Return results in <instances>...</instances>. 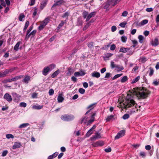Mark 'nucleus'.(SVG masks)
<instances>
[{
	"instance_id": "obj_1",
	"label": "nucleus",
	"mask_w": 159,
	"mask_h": 159,
	"mask_svg": "<svg viewBox=\"0 0 159 159\" xmlns=\"http://www.w3.org/2000/svg\"><path fill=\"white\" fill-rule=\"evenodd\" d=\"M150 93V91L144 87L134 88L133 93L129 95L127 94L126 100L125 103V108L127 109L132 106L136 105L137 104L133 99L134 96H135L139 98L145 99L148 97V95Z\"/></svg>"
},
{
	"instance_id": "obj_2",
	"label": "nucleus",
	"mask_w": 159,
	"mask_h": 159,
	"mask_svg": "<svg viewBox=\"0 0 159 159\" xmlns=\"http://www.w3.org/2000/svg\"><path fill=\"white\" fill-rule=\"evenodd\" d=\"M61 118L64 121H69L73 120L75 117L72 115L64 114L61 116Z\"/></svg>"
},
{
	"instance_id": "obj_3",
	"label": "nucleus",
	"mask_w": 159,
	"mask_h": 159,
	"mask_svg": "<svg viewBox=\"0 0 159 159\" xmlns=\"http://www.w3.org/2000/svg\"><path fill=\"white\" fill-rule=\"evenodd\" d=\"M114 0H108L104 4V8L106 9L107 10H109V7L110 5H112V2Z\"/></svg>"
},
{
	"instance_id": "obj_4",
	"label": "nucleus",
	"mask_w": 159,
	"mask_h": 159,
	"mask_svg": "<svg viewBox=\"0 0 159 159\" xmlns=\"http://www.w3.org/2000/svg\"><path fill=\"white\" fill-rule=\"evenodd\" d=\"M36 32L37 30H34L30 33H27L26 35L25 38L28 39L30 37H31V38L33 37L35 35Z\"/></svg>"
},
{
	"instance_id": "obj_5",
	"label": "nucleus",
	"mask_w": 159,
	"mask_h": 159,
	"mask_svg": "<svg viewBox=\"0 0 159 159\" xmlns=\"http://www.w3.org/2000/svg\"><path fill=\"white\" fill-rule=\"evenodd\" d=\"M54 1L56 2L52 6V9H53V7L56 6L61 5L63 2V1L62 0H54Z\"/></svg>"
},
{
	"instance_id": "obj_6",
	"label": "nucleus",
	"mask_w": 159,
	"mask_h": 159,
	"mask_svg": "<svg viewBox=\"0 0 159 159\" xmlns=\"http://www.w3.org/2000/svg\"><path fill=\"white\" fill-rule=\"evenodd\" d=\"M3 98L9 102H11L12 100V98L11 96L7 93L5 94Z\"/></svg>"
},
{
	"instance_id": "obj_7",
	"label": "nucleus",
	"mask_w": 159,
	"mask_h": 159,
	"mask_svg": "<svg viewBox=\"0 0 159 159\" xmlns=\"http://www.w3.org/2000/svg\"><path fill=\"white\" fill-rule=\"evenodd\" d=\"M151 44L152 46H157L159 44V41L157 38H155L154 39H152L151 42Z\"/></svg>"
},
{
	"instance_id": "obj_8",
	"label": "nucleus",
	"mask_w": 159,
	"mask_h": 159,
	"mask_svg": "<svg viewBox=\"0 0 159 159\" xmlns=\"http://www.w3.org/2000/svg\"><path fill=\"white\" fill-rule=\"evenodd\" d=\"M24 78L22 80V82L26 84H28L29 81L30 80V77L28 75H25L24 76Z\"/></svg>"
},
{
	"instance_id": "obj_9",
	"label": "nucleus",
	"mask_w": 159,
	"mask_h": 159,
	"mask_svg": "<svg viewBox=\"0 0 159 159\" xmlns=\"http://www.w3.org/2000/svg\"><path fill=\"white\" fill-rule=\"evenodd\" d=\"M101 138V136L99 133L98 132L96 133L95 134V135L93 136L92 137L90 138V139L92 141L95 140L96 139H100Z\"/></svg>"
},
{
	"instance_id": "obj_10",
	"label": "nucleus",
	"mask_w": 159,
	"mask_h": 159,
	"mask_svg": "<svg viewBox=\"0 0 159 159\" xmlns=\"http://www.w3.org/2000/svg\"><path fill=\"white\" fill-rule=\"evenodd\" d=\"M12 94L14 98V101L16 102H18L20 100V96L15 93H12Z\"/></svg>"
},
{
	"instance_id": "obj_11",
	"label": "nucleus",
	"mask_w": 159,
	"mask_h": 159,
	"mask_svg": "<svg viewBox=\"0 0 159 159\" xmlns=\"http://www.w3.org/2000/svg\"><path fill=\"white\" fill-rule=\"evenodd\" d=\"M50 70V68L48 66L44 68L43 71V74L45 76L47 75Z\"/></svg>"
},
{
	"instance_id": "obj_12",
	"label": "nucleus",
	"mask_w": 159,
	"mask_h": 159,
	"mask_svg": "<svg viewBox=\"0 0 159 159\" xmlns=\"http://www.w3.org/2000/svg\"><path fill=\"white\" fill-rule=\"evenodd\" d=\"M95 15V12H92L91 13H90L89 14H88V15L86 18V21L87 22L88 21H89L90 19L92 17L94 16Z\"/></svg>"
},
{
	"instance_id": "obj_13",
	"label": "nucleus",
	"mask_w": 159,
	"mask_h": 159,
	"mask_svg": "<svg viewBox=\"0 0 159 159\" xmlns=\"http://www.w3.org/2000/svg\"><path fill=\"white\" fill-rule=\"evenodd\" d=\"M9 73L8 69H6L2 73L0 72V76H1V78L5 77L6 76L7 74H8Z\"/></svg>"
},
{
	"instance_id": "obj_14",
	"label": "nucleus",
	"mask_w": 159,
	"mask_h": 159,
	"mask_svg": "<svg viewBox=\"0 0 159 159\" xmlns=\"http://www.w3.org/2000/svg\"><path fill=\"white\" fill-rule=\"evenodd\" d=\"M24 77V75H18L17 76H15L14 77L12 78L11 79V80H12V81H16L17 80L21 79Z\"/></svg>"
},
{
	"instance_id": "obj_15",
	"label": "nucleus",
	"mask_w": 159,
	"mask_h": 159,
	"mask_svg": "<svg viewBox=\"0 0 159 159\" xmlns=\"http://www.w3.org/2000/svg\"><path fill=\"white\" fill-rule=\"evenodd\" d=\"M92 76L93 77L99 78L100 76V73L97 71H94L91 74Z\"/></svg>"
},
{
	"instance_id": "obj_16",
	"label": "nucleus",
	"mask_w": 159,
	"mask_h": 159,
	"mask_svg": "<svg viewBox=\"0 0 159 159\" xmlns=\"http://www.w3.org/2000/svg\"><path fill=\"white\" fill-rule=\"evenodd\" d=\"M104 144L103 142L102 141H98L93 143V146L95 147L98 146H102Z\"/></svg>"
},
{
	"instance_id": "obj_17",
	"label": "nucleus",
	"mask_w": 159,
	"mask_h": 159,
	"mask_svg": "<svg viewBox=\"0 0 159 159\" xmlns=\"http://www.w3.org/2000/svg\"><path fill=\"white\" fill-rule=\"evenodd\" d=\"M21 146V143L19 142H16L13 146L12 148L14 149L18 148Z\"/></svg>"
},
{
	"instance_id": "obj_18",
	"label": "nucleus",
	"mask_w": 159,
	"mask_h": 159,
	"mask_svg": "<svg viewBox=\"0 0 159 159\" xmlns=\"http://www.w3.org/2000/svg\"><path fill=\"white\" fill-rule=\"evenodd\" d=\"M148 22V20H144L141 21L137 25L139 26H142L146 24H147Z\"/></svg>"
},
{
	"instance_id": "obj_19",
	"label": "nucleus",
	"mask_w": 159,
	"mask_h": 159,
	"mask_svg": "<svg viewBox=\"0 0 159 159\" xmlns=\"http://www.w3.org/2000/svg\"><path fill=\"white\" fill-rule=\"evenodd\" d=\"M83 22L82 20V18L81 17H79L77 19V25L78 26L82 25Z\"/></svg>"
},
{
	"instance_id": "obj_20",
	"label": "nucleus",
	"mask_w": 159,
	"mask_h": 159,
	"mask_svg": "<svg viewBox=\"0 0 159 159\" xmlns=\"http://www.w3.org/2000/svg\"><path fill=\"white\" fill-rule=\"evenodd\" d=\"M60 73L59 70H57L54 72L51 75L52 78H54L56 76L58 75Z\"/></svg>"
},
{
	"instance_id": "obj_21",
	"label": "nucleus",
	"mask_w": 159,
	"mask_h": 159,
	"mask_svg": "<svg viewBox=\"0 0 159 159\" xmlns=\"http://www.w3.org/2000/svg\"><path fill=\"white\" fill-rule=\"evenodd\" d=\"M43 105H34L32 107V108L33 109H35L37 110H39L43 108Z\"/></svg>"
},
{
	"instance_id": "obj_22",
	"label": "nucleus",
	"mask_w": 159,
	"mask_h": 159,
	"mask_svg": "<svg viewBox=\"0 0 159 159\" xmlns=\"http://www.w3.org/2000/svg\"><path fill=\"white\" fill-rule=\"evenodd\" d=\"M129 48H125L124 47H122L120 48L119 51L120 52L125 53L127 52L128 51H129Z\"/></svg>"
},
{
	"instance_id": "obj_23",
	"label": "nucleus",
	"mask_w": 159,
	"mask_h": 159,
	"mask_svg": "<svg viewBox=\"0 0 159 159\" xmlns=\"http://www.w3.org/2000/svg\"><path fill=\"white\" fill-rule=\"evenodd\" d=\"M68 72L66 74L67 75H71L73 73V69L71 67H69L67 69Z\"/></svg>"
},
{
	"instance_id": "obj_24",
	"label": "nucleus",
	"mask_w": 159,
	"mask_h": 159,
	"mask_svg": "<svg viewBox=\"0 0 159 159\" xmlns=\"http://www.w3.org/2000/svg\"><path fill=\"white\" fill-rule=\"evenodd\" d=\"M64 100V98L62 96L61 94H60L57 97L58 102L59 103L61 102Z\"/></svg>"
},
{
	"instance_id": "obj_25",
	"label": "nucleus",
	"mask_w": 159,
	"mask_h": 159,
	"mask_svg": "<svg viewBox=\"0 0 159 159\" xmlns=\"http://www.w3.org/2000/svg\"><path fill=\"white\" fill-rule=\"evenodd\" d=\"M21 43V42L19 41L18 42L15 46L14 49L15 51H17L18 50L19 47L20 43Z\"/></svg>"
},
{
	"instance_id": "obj_26",
	"label": "nucleus",
	"mask_w": 159,
	"mask_h": 159,
	"mask_svg": "<svg viewBox=\"0 0 159 159\" xmlns=\"http://www.w3.org/2000/svg\"><path fill=\"white\" fill-rule=\"evenodd\" d=\"M87 119L88 117H86V116L82 117L80 122V123L82 124L84 122V124H86L87 121Z\"/></svg>"
},
{
	"instance_id": "obj_27",
	"label": "nucleus",
	"mask_w": 159,
	"mask_h": 159,
	"mask_svg": "<svg viewBox=\"0 0 159 159\" xmlns=\"http://www.w3.org/2000/svg\"><path fill=\"white\" fill-rule=\"evenodd\" d=\"M125 130H123L120 131V132H119L117 134H118V135H120L121 137H122L125 135Z\"/></svg>"
},
{
	"instance_id": "obj_28",
	"label": "nucleus",
	"mask_w": 159,
	"mask_h": 159,
	"mask_svg": "<svg viewBox=\"0 0 159 159\" xmlns=\"http://www.w3.org/2000/svg\"><path fill=\"white\" fill-rule=\"evenodd\" d=\"M29 125V124L28 123H23L20 125L19 127V128H25Z\"/></svg>"
},
{
	"instance_id": "obj_29",
	"label": "nucleus",
	"mask_w": 159,
	"mask_h": 159,
	"mask_svg": "<svg viewBox=\"0 0 159 159\" xmlns=\"http://www.w3.org/2000/svg\"><path fill=\"white\" fill-rule=\"evenodd\" d=\"M139 39V42L140 43H142L143 42V40L144 39L142 35H139L138 36V37Z\"/></svg>"
},
{
	"instance_id": "obj_30",
	"label": "nucleus",
	"mask_w": 159,
	"mask_h": 159,
	"mask_svg": "<svg viewBox=\"0 0 159 159\" xmlns=\"http://www.w3.org/2000/svg\"><path fill=\"white\" fill-rule=\"evenodd\" d=\"M140 77L139 76L133 79L131 82V84L135 83L138 82L139 80Z\"/></svg>"
},
{
	"instance_id": "obj_31",
	"label": "nucleus",
	"mask_w": 159,
	"mask_h": 159,
	"mask_svg": "<svg viewBox=\"0 0 159 159\" xmlns=\"http://www.w3.org/2000/svg\"><path fill=\"white\" fill-rule=\"evenodd\" d=\"M25 17V16L23 14L21 13L20 14L19 17V20L20 21H23V19Z\"/></svg>"
},
{
	"instance_id": "obj_32",
	"label": "nucleus",
	"mask_w": 159,
	"mask_h": 159,
	"mask_svg": "<svg viewBox=\"0 0 159 159\" xmlns=\"http://www.w3.org/2000/svg\"><path fill=\"white\" fill-rule=\"evenodd\" d=\"M11 82H12L11 79H5L2 81V82L4 84H6V83Z\"/></svg>"
},
{
	"instance_id": "obj_33",
	"label": "nucleus",
	"mask_w": 159,
	"mask_h": 159,
	"mask_svg": "<svg viewBox=\"0 0 159 159\" xmlns=\"http://www.w3.org/2000/svg\"><path fill=\"white\" fill-rule=\"evenodd\" d=\"M47 4L46 1H43L41 3L40 7L43 9L46 5Z\"/></svg>"
},
{
	"instance_id": "obj_34",
	"label": "nucleus",
	"mask_w": 159,
	"mask_h": 159,
	"mask_svg": "<svg viewBox=\"0 0 159 159\" xmlns=\"http://www.w3.org/2000/svg\"><path fill=\"white\" fill-rule=\"evenodd\" d=\"M65 23V22L63 21H61V23L57 27V29L58 30L60 29L64 25Z\"/></svg>"
},
{
	"instance_id": "obj_35",
	"label": "nucleus",
	"mask_w": 159,
	"mask_h": 159,
	"mask_svg": "<svg viewBox=\"0 0 159 159\" xmlns=\"http://www.w3.org/2000/svg\"><path fill=\"white\" fill-rule=\"evenodd\" d=\"M49 19L48 18H45L43 21L42 24L46 26L47 24L49 22Z\"/></svg>"
},
{
	"instance_id": "obj_36",
	"label": "nucleus",
	"mask_w": 159,
	"mask_h": 159,
	"mask_svg": "<svg viewBox=\"0 0 159 159\" xmlns=\"http://www.w3.org/2000/svg\"><path fill=\"white\" fill-rule=\"evenodd\" d=\"M113 55L112 53H107L105 55L104 58L108 59L110 57H111Z\"/></svg>"
},
{
	"instance_id": "obj_37",
	"label": "nucleus",
	"mask_w": 159,
	"mask_h": 159,
	"mask_svg": "<svg viewBox=\"0 0 159 159\" xmlns=\"http://www.w3.org/2000/svg\"><path fill=\"white\" fill-rule=\"evenodd\" d=\"M127 23V21H125L123 22L120 24L119 26L121 27L124 28L125 27V26Z\"/></svg>"
},
{
	"instance_id": "obj_38",
	"label": "nucleus",
	"mask_w": 159,
	"mask_h": 159,
	"mask_svg": "<svg viewBox=\"0 0 159 159\" xmlns=\"http://www.w3.org/2000/svg\"><path fill=\"white\" fill-rule=\"evenodd\" d=\"M114 117L113 115H111L110 116H107L106 119L107 121H109L112 119Z\"/></svg>"
},
{
	"instance_id": "obj_39",
	"label": "nucleus",
	"mask_w": 159,
	"mask_h": 159,
	"mask_svg": "<svg viewBox=\"0 0 159 159\" xmlns=\"http://www.w3.org/2000/svg\"><path fill=\"white\" fill-rule=\"evenodd\" d=\"M128 80L127 77L126 76H124L121 79V81L122 83H124Z\"/></svg>"
},
{
	"instance_id": "obj_40",
	"label": "nucleus",
	"mask_w": 159,
	"mask_h": 159,
	"mask_svg": "<svg viewBox=\"0 0 159 159\" xmlns=\"http://www.w3.org/2000/svg\"><path fill=\"white\" fill-rule=\"evenodd\" d=\"M93 131L91 129H90L86 133V136L87 137H89L93 133Z\"/></svg>"
},
{
	"instance_id": "obj_41",
	"label": "nucleus",
	"mask_w": 159,
	"mask_h": 159,
	"mask_svg": "<svg viewBox=\"0 0 159 159\" xmlns=\"http://www.w3.org/2000/svg\"><path fill=\"white\" fill-rule=\"evenodd\" d=\"M139 155L141 157L143 158H144L146 156V154L143 151H141L140 152Z\"/></svg>"
},
{
	"instance_id": "obj_42",
	"label": "nucleus",
	"mask_w": 159,
	"mask_h": 159,
	"mask_svg": "<svg viewBox=\"0 0 159 159\" xmlns=\"http://www.w3.org/2000/svg\"><path fill=\"white\" fill-rule=\"evenodd\" d=\"M82 14L83 15V17L84 19H85L86 18H87V16L88 14V12L86 11H84L83 13Z\"/></svg>"
},
{
	"instance_id": "obj_43",
	"label": "nucleus",
	"mask_w": 159,
	"mask_h": 159,
	"mask_svg": "<svg viewBox=\"0 0 159 159\" xmlns=\"http://www.w3.org/2000/svg\"><path fill=\"white\" fill-rule=\"evenodd\" d=\"M129 115L128 114H125L122 116V118L124 120H126L129 118Z\"/></svg>"
},
{
	"instance_id": "obj_44",
	"label": "nucleus",
	"mask_w": 159,
	"mask_h": 159,
	"mask_svg": "<svg viewBox=\"0 0 159 159\" xmlns=\"http://www.w3.org/2000/svg\"><path fill=\"white\" fill-rule=\"evenodd\" d=\"M79 92L81 94H83L85 92V90L83 88H80L79 89Z\"/></svg>"
},
{
	"instance_id": "obj_45",
	"label": "nucleus",
	"mask_w": 159,
	"mask_h": 159,
	"mask_svg": "<svg viewBox=\"0 0 159 159\" xmlns=\"http://www.w3.org/2000/svg\"><path fill=\"white\" fill-rule=\"evenodd\" d=\"M115 68L118 69L120 71H121L124 69V68L122 66H120V65H116Z\"/></svg>"
},
{
	"instance_id": "obj_46",
	"label": "nucleus",
	"mask_w": 159,
	"mask_h": 159,
	"mask_svg": "<svg viewBox=\"0 0 159 159\" xmlns=\"http://www.w3.org/2000/svg\"><path fill=\"white\" fill-rule=\"evenodd\" d=\"M6 136V138L8 139H9L10 138L13 139L14 138V136L11 134H7Z\"/></svg>"
},
{
	"instance_id": "obj_47",
	"label": "nucleus",
	"mask_w": 159,
	"mask_h": 159,
	"mask_svg": "<svg viewBox=\"0 0 159 159\" xmlns=\"http://www.w3.org/2000/svg\"><path fill=\"white\" fill-rule=\"evenodd\" d=\"M149 69H150V72H149V75L150 76H151L153 75V74L154 70H153V69H152V68L151 67H150Z\"/></svg>"
},
{
	"instance_id": "obj_48",
	"label": "nucleus",
	"mask_w": 159,
	"mask_h": 159,
	"mask_svg": "<svg viewBox=\"0 0 159 159\" xmlns=\"http://www.w3.org/2000/svg\"><path fill=\"white\" fill-rule=\"evenodd\" d=\"M122 74H118L117 75H115L112 78V80H114L115 79L120 77L122 75Z\"/></svg>"
},
{
	"instance_id": "obj_49",
	"label": "nucleus",
	"mask_w": 159,
	"mask_h": 159,
	"mask_svg": "<svg viewBox=\"0 0 159 159\" xmlns=\"http://www.w3.org/2000/svg\"><path fill=\"white\" fill-rule=\"evenodd\" d=\"M26 105V103L24 102H21L20 103V107H25Z\"/></svg>"
},
{
	"instance_id": "obj_50",
	"label": "nucleus",
	"mask_w": 159,
	"mask_h": 159,
	"mask_svg": "<svg viewBox=\"0 0 159 159\" xmlns=\"http://www.w3.org/2000/svg\"><path fill=\"white\" fill-rule=\"evenodd\" d=\"M116 65L115 64L113 61H111V67L112 69H114L116 67Z\"/></svg>"
},
{
	"instance_id": "obj_51",
	"label": "nucleus",
	"mask_w": 159,
	"mask_h": 159,
	"mask_svg": "<svg viewBox=\"0 0 159 159\" xmlns=\"http://www.w3.org/2000/svg\"><path fill=\"white\" fill-rule=\"evenodd\" d=\"M127 40V38L125 36H122L121 37V41L124 42L125 43L126 42Z\"/></svg>"
},
{
	"instance_id": "obj_52",
	"label": "nucleus",
	"mask_w": 159,
	"mask_h": 159,
	"mask_svg": "<svg viewBox=\"0 0 159 159\" xmlns=\"http://www.w3.org/2000/svg\"><path fill=\"white\" fill-rule=\"evenodd\" d=\"M121 0H114L113 2H112V6H114L116 5L118 2H119Z\"/></svg>"
},
{
	"instance_id": "obj_53",
	"label": "nucleus",
	"mask_w": 159,
	"mask_h": 159,
	"mask_svg": "<svg viewBox=\"0 0 159 159\" xmlns=\"http://www.w3.org/2000/svg\"><path fill=\"white\" fill-rule=\"evenodd\" d=\"M45 26L44 25H43V24H42L40 26H39V27H38V29L39 30H42L44 27Z\"/></svg>"
},
{
	"instance_id": "obj_54",
	"label": "nucleus",
	"mask_w": 159,
	"mask_h": 159,
	"mask_svg": "<svg viewBox=\"0 0 159 159\" xmlns=\"http://www.w3.org/2000/svg\"><path fill=\"white\" fill-rule=\"evenodd\" d=\"M49 94L50 96L53 95L54 93V91L52 89H50L49 91Z\"/></svg>"
},
{
	"instance_id": "obj_55",
	"label": "nucleus",
	"mask_w": 159,
	"mask_h": 159,
	"mask_svg": "<svg viewBox=\"0 0 159 159\" xmlns=\"http://www.w3.org/2000/svg\"><path fill=\"white\" fill-rule=\"evenodd\" d=\"M96 104V103H93V104H91V105H89V106L88 107L87 109H88L90 108L91 110L92 109H93L94 107V106Z\"/></svg>"
},
{
	"instance_id": "obj_56",
	"label": "nucleus",
	"mask_w": 159,
	"mask_h": 159,
	"mask_svg": "<svg viewBox=\"0 0 159 159\" xmlns=\"http://www.w3.org/2000/svg\"><path fill=\"white\" fill-rule=\"evenodd\" d=\"M116 45L114 44H112L111 45L110 47V50L112 51L114 50L115 48H116Z\"/></svg>"
},
{
	"instance_id": "obj_57",
	"label": "nucleus",
	"mask_w": 159,
	"mask_h": 159,
	"mask_svg": "<svg viewBox=\"0 0 159 159\" xmlns=\"http://www.w3.org/2000/svg\"><path fill=\"white\" fill-rule=\"evenodd\" d=\"M8 153V151L7 150L4 151L2 152V157H4L6 156Z\"/></svg>"
},
{
	"instance_id": "obj_58",
	"label": "nucleus",
	"mask_w": 159,
	"mask_h": 159,
	"mask_svg": "<svg viewBox=\"0 0 159 159\" xmlns=\"http://www.w3.org/2000/svg\"><path fill=\"white\" fill-rule=\"evenodd\" d=\"M128 14V12L127 11H124L122 13V16L125 17L127 16Z\"/></svg>"
},
{
	"instance_id": "obj_59",
	"label": "nucleus",
	"mask_w": 159,
	"mask_h": 159,
	"mask_svg": "<svg viewBox=\"0 0 159 159\" xmlns=\"http://www.w3.org/2000/svg\"><path fill=\"white\" fill-rule=\"evenodd\" d=\"M69 13L68 12H66L62 16L63 18L67 17L69 15Z\"/></svg>"
},
{
	"instance_id": "obj_60",
	"label": "nucleus",
	"mask_w": 159,
	"mask_h": 159,
	"mask_svg": "<svg viewBox=\"0 0 159 159\" xmlns=\"http://www.w3.org/2000/svg\"><path fill=\"white\" fill-rule=\"evenodd\" d=\"M71 80L73 81L74 82H76L77 81V78L75 77V76H72L71 77Z\"/></svg>"
},
{
	"instance_id": "obj_61",
	"label": "nucleus",
	"mask_w": 159,
	"mask_h": 159,
	"mask_svg": "<svg viewBox=\"0 0 159 159\" xmlns=\"http://www.w3.org/2000/svg\"><path fill=\"white\" fill-rule=\"evenodd\" d=\"M80 76H82L84 75L85 74V71L83 70H81L80 71Z\"/></svg>"
},
{
	"instance_id": "obj_62",
	"label": "nucleus",
	"mask_w": 159,
	"mask_h": 159,
	"mask_svg": "<svg viewBox=\"0 0 159 159\" xmlns=\"http://www.w3.org/2000/svg\"><path fill=\"white\" fill-rule=\"evenodd\" d=\"M116 26L113 25L111 27V30L112 32H114L116 30Z\"/></svg>"
},
{
	"instance_id": "obj_63",
	"label": "nucleus",
	"mask_w": 159,
	"mask_h": 159,
	"mask_svg": "<svg viewBox=\"0 0 159 159\" xmlns=\"http://www.w3.org/2000/svg\"><path fill=\"white\" fill-rule=\"evenodd\" d=\"M111 149L110 147L105 149V151L107 152H109L111 151Z\"/></svg>"
},
{
	"instance_id": "obj_64",
	"label": "nucleus",
	"mask_w": 159,
	"mask_h": 159,
	"mask_svg": "<svg viewBox=\"0 0 159 159\" xmlns=\"http://www.w3.org/2000/svg\"><path fill=\"white\" fill-rule=\"evenodd\" d=\"M88 47L90 48H92L93 47V43L92 42L89 43L88 45Z\"/></svg>"
}]
</instances>
